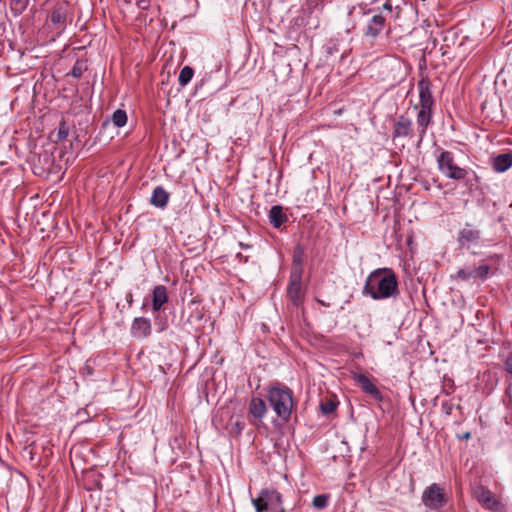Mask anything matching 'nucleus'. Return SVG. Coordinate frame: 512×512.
Segmentation results:
<instances>
[{"label":"nucleus","mask_w":512,"mask_h":512,"mask_svg":"<svg viewBox=\"0 0 512 512\" xmlns=\"http://www.w3.org/2000/svg\"><path fill=\"white\" fill-rule=\"evenodd\" d=\"M362 293L373 300L396 297L399 294L396 274L390 268L375 269L366 278Z\"/></svg>","instance_id":"1"},{"label":"nucleus","mask_w":512,"mask_h":512,"mask_svg":"<svg viewBox=\"0 0 512 512\" xmlns=\"http://www.w3.org/2000/svg\"><path fill=\"white\" fill-rule=\"evenodd\" d=\"M266 398L276 415L288 422L294 407L293 391L281 384L269 388Z\"/></svg>","instance_id":"2"},{"label":"nucleus","mask_w":512,"mask_h":512,"mask_svg":"<svg viewBox=\"0 0 512 512\" xmlns=\"http://www.w3.org/2000/svg\"><path fill=\"white\" fill-rule=\"evenodd\" d=\"M439 171L449 179L464 180L469 171L456 165L454 156L450 151H442L437 157Z\"/></svg>","instance_id":"3"},{"label":"nucleus","mask_w":512,"mask_h":512,"mask_svg":"<svg viewBox=\"0 0 512 512\" xmlns=\"http://www.w3.org/2000/svg\"><path fill=\"white\" fill-rule=\"evenodd\" d=\"M282 495L275 489H262L257 498L252 499L256 512H268L282 505Z\"/></svg>","instance_id":"4"},{"label":"nucleus","mask_w":512,"mask_h":512,"mask_svg":"<svg viewBox=\"0 0 512 512\" xmlns=\"http://www.w3.org/2000/svg\"><path fill=\"white\" fill-rule=\"evenodd\" d=\"M422 502L429 509H440L446 503L443 488H441L440 485L436 483L431 484L423 491Z\"/></svg>","instance_id":"5"},{"label":"nucleus","mask_w":512,"mask_h":512,"mask_svg":"<svg viewBox=\"0 0 512 512\" xmlns=\"http://www.w3.org/2000/svg\"><path fill=\"white\" fill-rule=\"evenodd\" d=\"M302 271L296 269L291 272L290 281L287 288V294L289 299L295 306H299L303 299V291L301 285Z\"/></svg>","instance_id":"6"},{"label":"nucleus","mask_w":512,"mask_h":512,"mask_svg":"<svg viewBox=\"0 0 512 512\" xmlns=\"http://www.w3.org/2000/svg\"><path fill=\"white\" fill-rule=\"evenodd\" d=\"M69 16V4L62 1L56 3L50 13V21L58 30H64Z\"/></svg>","instance_id":"7"},{"label":"nucleus","mask_w":512,"mask_h":512,"mask_svg":"<svg viewBox=\"0 0 512 512\" xmlns=\"http://www.w3.org/2000/svg\"><path fill=\"white\" fill-rule=\"evenodd\" d=\"M490 271V267L487 264H481L475 268H463L459 269L455 275L456 279H460L462 281L469 280H486Z\"/></svg>","instance_id":"8"},{"label":"nucleus","mask_w":512,"mask_h":512,"mask_svg":"<svg viewBox=\"0 0 512 512\" xmlns=\"http://www.w3.org/2000/svg\"><path fill=\"white\" fill-rule=\"evenodd\" d=\"M432 84L428 78H421L418 81V90H419V107L425 108H433L434 107V98L432 95Z\"/></svg>","instance_id":"9"},{"label":"nucleus","mask_w":512,"mask_h":512,"mask_svg":"<svg viewBox=\"0 0 512 512\" xmlns=\"http://www.w3.org/2000/svg\"><path fill=\"white\" fill-rule=\"evenodd\" d=\"M413 123L410 118L400 115L393 125V138H406L413 136Z\"/></svg>","instance_id":"10"},{"label":"nucleus","mask_w":512,"mask_h":512,"mask_svg":"<svg viewBox=\"0 0 512 512\" xmlns=\"http://www.w3.org/2000/svg\"><path fill=\"white\" fill-rule=\"evenodd\" d=\"M386 24V17L381 13L373 14L364 30V35L370 38H376L380 35Z\"/></svg>","instance_id":"11"},{"label":"nucleus","mask_w":512,"mask_h":512,"mask_svg":"<svg viewBox=\"0 0 512 512\" xmlns=\"http://www.w3.org/2000/svg\"><path fill=\"white\" fill-rule=\"evenodd\" d=\"M353 379L360 385L363 392L370 395L376 401H383V395L379 389L371 382V380L364 374H355Z\"/></svg>","instance_id":"12"},{"label":"nucleus","mask_w":512,"mask_h":512,"mask_svg":"<svg viewBox=\"0 0 512 512\" xmlns=\"http://www.w3.org/2000/svg\"><path fill=\"white\" fill-rule=\"evenodd\" d=\"M151 322L145 317H137L131 325V334L134 338L142 339L151 334Z\"/></svg>","instance_id":"13"},{"label":"nucleus","mask_w":512,"mask_h":512,"mask_svg":"<svg viewBox=\"0 0 512 512\" xmlns=\"http://www.w3.org/2000/svg\"><path fill=\"white\" fill-rule=\"evenodd\" d=\"M433 108L419 107L417 114V129L419 134V143L423 140L427 128L432 120Z\"/></svg>","instance_id":"14"},{"label":"nucleus","mask_w":512,"mask_h":512,"mask_svg":"<svg viewBox=\"0 0 512 512\" xmlns=\"http://www.w3.org/2000/svg\"><path fill=\"white\" fill-rule=\"evenodd\" d=\"M168 301L167 288L164 285H157L152 292V309L160 311L163 305Z\"/></svg>","instance_id":"15"},{"label":"nucleus","mask_w":512,"mask_h":512,"mask_svg":"<svg viewBox=\"0 0 512 512\" xmlns=\"http://www.w3.org/2000/svg\"><path fill=\"white\" fill-rule=\"evenodd\" d=\"M169 198V193L162 186H157L152 192L150 203L157 208L163 209L167 206Z\"/></svg>","instance_id":"16"},{"label":"nucleus","mask_w":512,"mask_h":512,"mask_svg":"<svg viewBox=\"0 0 512 512\" xmlns=\"http://www.w3.org/2000/svg\"><path fill=\"white\" fill-rule=\"evenodd\" d=\"M476 497L479 502L483 503L486 507L496 510L500 503L494 498L493 494L483 487L475 491Z\"/></svg>","instance_id":"17"},{"label":"nucleus","mask_w":512,"mask_h":512,"mask_svg":"<svg viewBox=\"0 0 512 512\" xmlns=\"http://www.w3.org/2000/svg\"><path fill=\"white\" fill-rule=\"evenodd\" d=\"M267 412V406L262 398L253 397L249 404V413L257 419H262Z\"/></svg>","instance_id":"18"},{"label":"nucleus","mask_w":512,"mask_h":512,"mask_svg":"<svg viewBox=\"0 0 512 512\" xmlns=\"http://www.w3.org/2000/svg\"><path fill=\"white\" fill-rule=\"evenodd\" d=\"M512 166V154H499L493 159V169L497 172H505Z\"/></svg>","instance_id":"19"},{"label":"nucleus","mask_w":512,"mask_h":512,"mask_svg":"<svg viewBox=\"0 0 512 512\" xmlns=\"http://www.w3.org/2000/svg\"><path fill=\"white\" fill-rule=\"evenodd\" d=\"M269 220L275 228H279L287 221V216L280 205L272 206L269 212Z\"/></svg>","instance_id":"20"},{"label":"nucleus","mask_w":512,"mask_h":512,"mask_svg":"<svg viewBox=\"0 0 512 512\" xmlns=\"http://www.w3.org/2000/svg\"><path fill=\"white\" fill-rule=\"evenodd\" d=\"M480 238V232L471 228H463L459 233L458 241L461 246L476 242Z\"/></svg>","instance_id":"21"},{"label":"nucleus","mask_w":512,"mask_h":512,"mask_svg":"<svg viewBox=\"0 0 512 512\" xmlns=\"http://www.w3.org/2000/svg\"><path fill=\"white\" fill-rule=\"evenodd\" d=\"M29 0H10V10L15 17L20 16L28 7Z\"/></svg>","instance_id":"22"},{"label":"nucleus","mask_w":512,"mask_h":512,"mask_svg":"<svg viewBox=\"0 0 512 512\" xmlns=\"http://www.w3.org/2000/svg\"><path fill=\"white\" fill-rule=\"evenodd\" d=\"M194 75V70L190 66H185L181 69L178 77V82L180 86H186L192 79Z\"/></svg>","instance_id":"23"},{"label":"nucleus","mask_w":512,"mask_h":512,"mask_svg":"<svg viewBox=\"0 0 512 512\" xmlns=\"http://www.w3.org/2000/svg\"><path fill=\"white\" fill-rule=\"evenodd\" d=\"M111 120L116 127H123L127 123V114L124 110L118 109L112 114Z\"/></svg>","instance_id":"24"},{"label":"nucleus","mask_w":512,"mask_h":512,"mask_svg":"<svg viewBox=\"0 0 512 512\" xmlns=\"http://www.w3.org/2000/svg\"><path fill=\"white\" fill-rule=\"evenodd\" d=\"M337 404L332 400H327L320 404V410L324 415L331 414L335 411Z\"/></svg>","instance_id":"25"},{"label":"nucleus","mask_w":512,"mask_h":512,"mask_svg":"<svg viewBox=\"0 0 512 512\" xmlns=\"http://www.w3.org/2000/svg\"><path fill=\"white\" fill-rule=\"evenodd\" d=\"M328 505V496L321 494L313 498V506L316 509H323Z\"/></svg>","instance_id":"26"},{"label":"nucleus","mask_w":512,"mask_h":512,"mask_svg":"<svg viewBox=\"0 0 512 512\" xmlns=\"http://www.w3.org/2000/svg\"><path fill=\"white\" fill-rule=\"evenodd\" d=\"M69 128L67 124L62 121L59 125L58 131H57V139L56 141H63L68 137Z\"/></svg>","instance_id":"27"},{"label":"nucleus","mask_w":512,"mask_h":512,"mask_svg":"<svg viewBox=\"0 0 512 512\" xmlns=\"http://www.w3.org/2000/svg\"><path fill=\"white\" fill-rule=\"evenodd\" d=\"M84 69L85 68L83 67V64L80 61H77L75 63V65L73 66L70 74L74 78H80L82 76V74H83Z\"/></svg>","instance_id":"28"},{"label":"nucleus","mask_w":512,"mask_h":512,"mask_svg":"<svg viewBox=\"0 0 512 512\" xmlns=\"http://www.w3.org/2000/svg\"><path fill=\"white\" fill-rule=\"evenodd\" d=\"M136 5L142 10H147L150 7V0H136Z\"/></svg>","instance_id":"29"},{"label":"nucleus","mask_w":512,"mask_h":512,"mask_svg":"<svg viewBox=\"0 0 512 512\" xmlns=\"http://www.w3.org/2000/svg\"><path fill=\"white\" fill-rule=\"evenodd\" d=\"M505 370L509 373H512V354H510L504 363Z\"/></svg>","instance_id":"30"},{"label":"nucleus","mask_w":512,"mask_h":512,"mask_svg":"<svg viewBox=\"0 0 512 512\" xmlns=\"http://www.w3.org/2000/svg\"><path fill=\"white\" fill-rule=\"evenodd\" d=\"M383 10L387 13H392L393 7L390 0H386V2L382 5Z\"/></svg>","instance_id":"31"},{"label":"nucleus","mask_w":512,"mask_h":512,"mask_svg":"<svg viewBox=\"0 0 512 512\" xmlns=\"http://www.w3.org/2000/svg\"><path fill=\"white\" fill-rule=\"evenodd\" d=\"M294 263H297V266L293 269V270H296V269H301V259L300 258H296V256H294Z\"/></svg>","instance_id":"32"},{"label":"nucleus","mask_w":512,"mask_h":512,"mask_svg":"<svg viewBox=\"0 0 512 512\" xmlns=\"http://www.w3.org/2000/svg\"><path fill=\"white\" fill-rule=\"evenodd\" d=\"M236 257L239 258L241 261H244L245 263L248 261V257L243 256L241 253H238Z\"/></svg>","instance_id":"33"},{"label":"nucleus","mask_w":512,"mask_h":512,"mask_svg":"<svg viewBox=\"0 0 512 512\" xmlns=\"http://www.w3.org/2000/svg\"><path fill=\"white\" fill-rule=\"evenodd\" d=\"M239 246H240L241 248H243V249H250V248L252 247L251 245H249V244H245V243H243V242H240V243H239Z\"/></svg>","instance_id":"34"},{"label":"nucleus","mask_w":512,"mask_h":512,"mask_svg":"<svg viewBox=\"0 0 512 512\" xmlns=\"http://www.w3.org/2000/svg\"><path fill=\"white\" fill-rule=\"evenodd\" d=\"M470 437H471V433H470V432H466V433H464L460 438H461V439H466V440H467V439H469Z\"/></svg>","instance_id":"35"},{"label":"nucleus","mask_w":512,"mask_h":512,"mask_svg":"<svg viewBox=\"0 0 512 512\" xmlns=\"http://www.w3.org/2000/svg\"><path fill=\"white\" fill-rule=\"evenodd\" d=\"M273 511H275V512H286L285 509L282 506L278 507L277 509H274Z\"/></svg>","instance_id":"36"},{"label":"nucleus","mask_w":512,"mask_h":512,"mask_svg":"<svg viewBox=\"0 0 512 512\" xmlns=\"http://www.w3.org/2000/svg\"><path fill=\"white\" fill-rule=\"evenodd\" d=\"M372 12H373V9H369V10H368V12H367V14H370V13H372Z\"/></svg>","instance_id":"37"},{"label":"nucleus","mask_w":512,"mask_h":512,"mask_svg":"<svg viewBox=\"0 0 512 512\" xmlns=\"http://www.w3.org/2000/svg\"><path fill=\"white\" fill-rule=\"evenodd\" d=\"M131 300H132V295H129V300H128V302H131Z\"/></svg>","instance_id":"38"}]
</instances>
